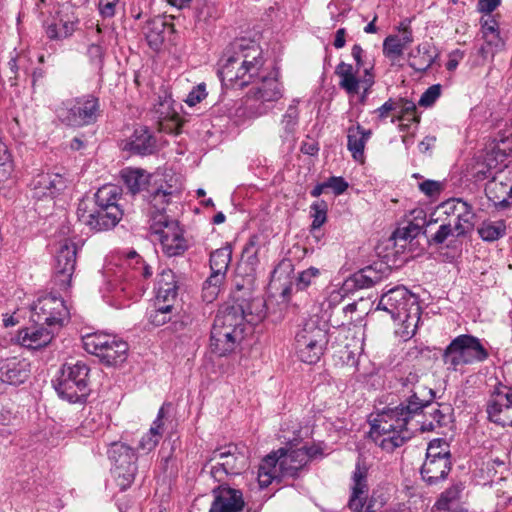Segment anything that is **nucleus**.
Returning a JSON list of instances; mask_svg holds the SVG:
<instances>
[{
    "instance_id": "nucleus-1",
    "label": "nucleus",
    "mask_w": 512,
    "mask_h": 512,
    "mask_svg": "<svg viewBox=\"0 0 512 512\" xmlns=\"http://www.w3.org/2000/svg\"><path fill=\"white\" fill-rule=\"evenodd\" d=\"M218 76L226 88L242 89L254 84L244 101L248 118L268 114L284 94L278 69L268 72L260 46L246 38L236 39L226 47L219 60Z\"/></svg>"
},
{
    "instance_id": "nucleus-2",
    "label": "nucleus",
    "mask_w": 512,
    "mask_h": 512,
    "mask_svg": "<svg viewBox=\"0 0 512 512\" xmlns=\"http://www.w3.org/2000/svg\"><path fill=\"white\" fill-rule=\"evenodd\" d=\"M424 403L418 392L411 390L395 407H386L370 421L369 435L376 445L386 452H393L411 439L413 430L409 427L415 416L423 412Z\"/></svg>"
},
{
    "instance_id": "nucleus-3",
    "label": "nucleus",
    "mask_w": 512,
    "mask_h": 512,
    "mask_svg": "<svg viewBox=\"0 0 512 512\" xmlns=\"http://www.w3.org/2000/svg\"><path fill=\"white\" fill-rule=\"evenodd\" d=\"M376 310L387 312L394 321L402 323L401 337L412 338L417 330L421 307L417 298L404 286H396L383 293Z\"/></svg>"
},
{
    "instance_id": "nucleus-4",
    "label": "nucleus",
    "mask_w": 512,
    "mask_h": 512,
    "mask_svg": "<svg viewBox=\"0 0 512 512\" xmlns=\"http://www.w3.org/2000/svg\"><path fill=\"white\" fill-rule=\"evenodd\" d=\"M308 464L307 453L297 449L280 448L265 456L258 469L260 487H268L274 480L297 478L299 472Z\"/></svg>"
},
{
    "instance_id": "nucleus-5",
    "label": "nucleus",
    "mask_w": 512,
    "mask_h": 512,
    "mask_svg": "<svg viewBox=\"0 0 512 512\" xmlns=\"http://www.w3.org/2000/svg\"><path fill=\"white\" fill-rule=\"evenodd\" d=\"M489 357L481 340L470 334L455 337L443 350L442 362L448 372H458L466 365L484 362Z\"/></svg>"
},
{
    "instance_id": "nucleus-6",
    "label": "nucleus",
    "mask_w": 512,
    "mask_h": 512,
    "mask_svg": "<svg viewBox=\"0 0 512 512\" xmlns=\"http://www.w3.org/2000/svg\"><path fill=\"white\" fill-rule=\"evenodd\" d=\"M129 269L122 275L119 284L114 289L113 297L119 302L117 307L125 306L123 300L139 298L146 290L144 280L152 277L153 271L143 258L134 250L127 253L124 261Z\"/></svg>"
},
{
    "instance_id": "nucleus-7",
    "label": "nucleus",
    "mask_w": 512,
    "mask_h": 512,
    "mask_svg": "<svg viewBox=\"0 0 512 512\" xmlns=\"http://www.w3.org/2000/svg\"><path fill=\"white\" fill-rule=\"evenodd\" d=\"M328 343V331L318 320L309 319L297 330L293 347L301 362L315 364L323 356Z\"/></svg>"
},
{
    "instance_id": "nucleus-8",
    "label": "nucleus",
    "mask_w": 512,
    "mask_h": 512,
    "mask_svg": "<svg viewBox=\"0 0 512 512\" xmlns=\"http://www.w3.org/2000/svg\"><path fill=\"white\" fill-rule=\"evenodd\" d=\"M90 369L83 361L66 363L55 385L60 398L69 403H84L89 395L88 377Z\"/></svg>"
},
{
    "instance_id": "nucleus-9",
    "label": "nucleus",
    "mask_w": 512,
    "mask_h": 512,
    "mask_svg": "<svg viewBox=\"0 0 512 512\" xmlns=\"http://www.w3.org/2000/svg\"><path fill=\"white\" fill-rule=\"evenodd\" d=\"M83 348L97 356L107 366L122 364L127 358L128 344L119 337L103 332L89 333L82 337Z\"/></svg>"
},
{
    "instance_id": "nucleus-10",
    "label": "nucleus",
    "mask_w": 512,
    "mask_h": 512,
    "mask_svg": "<svg viewBox=\"0 0 512 512\" xmlns=\"http://www.w3.org/2000/svg\"><path fill=\"white\" fill-rule=\"evenodd\" d=\"M151 234L159 241L163 253L168 257L182 255L189 247L179 222L166 214L152 217Z\"/></svg>"
},
{
    "instance_id": "nucleus-11",
    "label": "nucleus",
    "mask_w": 512,
    "mask_h": 512,
    "mask_svg": "<svg viewBox=\"0 0 512 512\" xmlns=\"http://www.w3.org/2000/svg\"><path fill=\"white\" fill-rule=\"evenodd\" d=\"M374 67L365 68L364 73L359 76L356 75L353 65L341 61L335 67V75L339 77V87L344 90L351 98L359 95L358 101L364 105L367 101L371 89L375 84Z\"/></svg>"
},
{
    "instance_id": "nucleus-12",
    "label": "nucleus",
    "mask_w": 512,
    "mask_h": 512,
    "mask_svg": "<svg viewBox=\"0 0 512 512\" xmlns=\"http://www.w3.org/2000/svg\"><path fill=\"white\" fill-rule=\"evenodd\" d=\"M109 460L114 465V474L122 490L134 482L138 471L135 450L122 442H112L107 450Z\"/></svg>"
},
{
    "instance_id": "nucleus-13",
    "label": "nucleus",
    "mask_w": 512,
    "mask_h": 512,
    "mask_svg": "<svg viewBox=\"0 0 512 512\" xmlns=\"http://www.w3.org/2000/svg\"><path fill=\"white\" fill-rule=\"evenodd\" d=\"M214 462L210 467L212 478L221 483L227 476L238 475L247 467L246 457L237 452L233 445L218 448L212 451L205 467Z\"/></svg>"
},
{
    "instance_id": "nucleus-14",
    "label": "nucleus",
    "mask_w": 512,
    "mask_h": 512,
    "mask_svg": "<svg viewBox=\"0 0 512 512\" xmlns=\"http://www.w3.org/2000/svg\"><path fill=\"white\" fill-rule=\"evenodd\" d=\"M67 318L68 310L63 299L51 293L39 297L31 307V319L37 325L59 330Z\"/></svg>"
},
{
    "instance_id": "nucleus-15",
    "label": "nucleus",
    "mask_w": 512,
    "mask_h": 512,
    "mask_svg": "<svg viewBox=\"0 0 512 512\" xmlns=\"http://www.w3.org/2000/svg\"><path fill=\"white\" fill-rule=\"evenodd\" d=\"M77 252V244L69 239L64 240L57 250L52 282L59 291L66 292L71 288Z\"/></svg>"
},
{
    "instance_id": "nucleus-16",
    "label": "nucleus",
    "mask_w": 512,
    "mask_h": 512,
    "mask_svg": "<svg viewBox=\"0 0 512 512\" xmlns=\"http://www.w3.org/2000/svg\"><path fill=\"white\" fill-rule=\"evenodd\" d=\"M100 112L99 99L88 94L74 99L60 117L68 126L82 127L95 123Z\"/></svg>"
},
{
    "instance_id": "nucleus-17",
    "label": "nucleus",
    "mask_w": 512,
    "mask_h": 512,
    "mask_svg": "<svg viewBox=\"0 0 512 512\" xmlns=\"http://www.w3.org/2000/svg\"><path fill=\"white\" fill-rule=\"evenodd\" d=\"M123 215L120 207H111L108 209L97 208V210H89L88 204L81 201L77 208L78 220L96 232L105 231L114 228Z\"/></svg>"
},
{
    "instance_id": "nucleus-18",
    "label": "nucleus",
    "mask_w": 512,
    "mask_h": 512,
    "mask_svg": "<svg viewBox=\"0 0 512 512\" xmlns=\"http://www.w3.org/2000/svg\"><path fill=\"white\" fill-rule=\"evenodd\" d=\"M232 297L237 305L242 306L247 324L256 325L266 316V304L263 298L254 297L250 283L236 282Z\"/></svg>"
},
{
    "instance_id": "nucleus-19",
    "label": "nucleus",
    "mask_w": 512,
    "mask_h": 512,
    "mask_svg": "<svg viewBox=\"0 0 512 512\" xmlns=\"http://www.w3.org/2000/svg\"><path fill=\"white\" fill-rule=\"evenodd\" d=\"M368 470L359 462L352 474L351 494L348 507L352 512H374L372 501H368Z\"/></svg>"
},
{
    "instance_id": "nucleus-20",
    "label": "nucleus",
    "mask_w": 512,
    "mask_h": 512,
    "mask_svg": "<svg viewBox=\"0 0 512 512\" xmlns=\"http://www.w3.org/2000/svg\"><path fill=\"white\" fill-rule=\"evenodd\" d=\"M211 493L213 501L208 512H242L244 510L245 500L241 489L221 482L212 489Z\"/></svg>"
},
{
    "instance_id": "nucleus-21",
    "label": "nucleus",
    "mask_w": 512,
    "mask_h": 512,
    "mask_svg": "<svg viewBox=\"0 0 512 512\" xmlns=\"http://www.w3.org/2000/svg\"><path fill=\"white\" fill-rule=\"evenodd\" d=\"M488 419L502 427L512 426V391L497 388L487 403Z\"/></svg>"
},
{
    "instance_id": "nucleus-22",
    "label": "nucleus",
    "mask_w": 512,
    "mask_h": 512,
    "mask_svg": "<svg viewBox=\"0 0 512 512\" xmlns=\"http://www.w3.org/2000/svg\"><path fill=\"white\" fill-rule=\"evenodd\" d=\"M427 403L424 409H429L423 415V421L420 423V429L423 432L435 431L440 428L448 427L453 421V408L446 403L432 404L430 401L422 400Z\"/></svg>"
},
{
    "instance_id": "nucleus-23",
    "label": "nucleus",
    "mask_w": 512,
    "mask_h": 512,
    "mask_svg": "<svg viewBox=\"0 0 512 512\" xmlns=\"http://www.w3.org/2000/svg\"><path fill=\"white\" fill-rule=\"evenodd\" d=\"M243 308L237 305L233 297L218 309L213 325L228 330H239L244 332L247 320Z\"/></svg>"
},
{
    "instance_id": "nucleus-24",
    "label": "nucleus",
    "mask_w": 512,
    "mask_h": 512,
    "mask_svg": "<svg viewBox=\"0 0 512 512\" xmlns=\"http://www.w3.org/2000/svg\"><path fill=\"white\" fill-rule=\"evenodd\" d=\"M244 332L228 330L222 327L212 326L210 347L214 354L222 357L233 352L238 343L243 339Z\"/></svg>"
},
{
    "instance_id": "nucleus-25",
    "label": "nucleus",
    "mask_w": 512,
    "mask_h": 512,
    "mask_svg": "<svg viewBox=\"0 0 512 512\" xmlns=\"http://www.w3.org/2000/svg\"><path fill=\"white\" fill-rule=\"evenodd\" d=\"M398 31L399 35H389L383 41V54L392 61L399 59L404 49L414 40L410 21L401 22Z\"/></svg>"
},
{
    "instance_id": "nucleus-26",
    "label": "nucleus",
    "mask_w": 512,
    "mask_h": 512,
    "mask_svg": "<svg viewBox=\"0 0 512 512\" xmlns=\"http://www.w3.org/2000/svg\"><path fill=\"white\" fill-rule=\"evenodd\" d=\"M67 179L60 173H40L31 181L33 197L53 198L66 188Z\"/></svg>"
},
{
    "instance_id": "nucleus-27",
    "label": "nucleus",
    "mask_w": 512,
    "mask_h": 512,
    "mask_svg": "<svg viewBox=\"0 0 512 512\" xmlns=\"http://www.w3.org/2000/svg\"><path fill=\"white\" fill-rule=\"evenodd\" d=\"M123 149L135 155H151L156 150V138L146 126H138Z\"/></svg>"
},
{
    "instance_id": "nucleus-28",
    "label": "nucleus",
    "mask_w": 512,
    "mask_h": 512,
    "mask_svg": "<svg viewBox=\"0 0 512 512\" xmlns=\"http://www.w3.org/2000/svg\"><path fill=\"white\" fill-rule=\"evenodd\" d=\"M57 329L35 325L18 332L19 343L28 349L36 350L47 346L53 339Z\"/></svg>"
},
{
    "instance_id": "nucleus-29",
    "label": "nucleus",
    "mask_w": 512,
    "mask_h": 512,
    "mask_svg": "<svg viewBox=\"0 0 512 512\" xmlns=\"http://www.w3.org/2000/svg\"><path fill=\"white\" fill-rule=\"evenodd\" d=\"M178 281L171 269H164L157 277L155 300L158 303L177 305Z\"/></svg>"
},
{
    "instance_id": "nucleus-30",
    "label": "nucleus",
    "mask_w": 512,
    "mask_h": 512,
    "mask_svg": "<svg viewBox=\"0 0 512 512\" xmlns=\"http://www.w3.org/2000/svg\"><path fill=\"white\" fill-rule=\"evenodd\" d=\"M173 26L165 17L155 16L148 19L142 27L147 44L154 51H159L162 47L167 31H172Z\"/></svg>"
},
{
    "instance_id": "nucleus-31",
    "label": "nucleus",
    "mask_w": 512,
    "mask_h": 512,
    "mask_svg": "<svg viewBox=\"0 0 512 512\" xmlns=\"http://www.w3.org/2000/svg\"><path fill=\"white\" fill-rule=\"evenodd\" d=\"M178 315V305L158 303L154 301L153 308L147 312V320L155 327L163 326L166 323L171 322L174 330H179L185 326V322L183 320H174Z\"/></svg>"
},
{
    "instance_id": "nucleus-32",
    "label": "nucleus",
    "mask_w": 512,
    "mask_h": 512,
    "mask_svg": "<svg viewBox=\"0 0 512 512\" xmlns=\"http://www.w3.org/2000/svg\"><path fill=\"white\" fill-rule=\"evenodd\" d=\"M30 374V364L25 360L10 359L0 366V382L9 385L24 383Z\"/></svg>"
},
{
    "instance_id": "nucleus-33",
    "label": "nucleus",
    "mask_w": 512,
    "mask_h": 512,
    "mask_svg": "<svg viewBox=\"0 0 512 512\" xmlns=\"http://www.w3.org/2000/svg\"><path fill=\"white\" fill-rule=\"evenodd\" d=\"M387 270L384 263H374L355 272L347 282H352L357 289H367L382 281Z\"/></svg>"
},
{
    "instance_id": "nucleus-34",
    "label": "nucleus",
    "mask_w": 512,
    "mask_h": 512,
    "mask_svg": "<svg viewBox=\"0 0 512 512\" xmlns=\"http://www.w3.org/2000/svg\"><path fill=\"white\" fill-rule=\"evenodd\" d=\"M146 193L145 198L150 205V224L152 223L153 216L165 214L166 206L171 202L172 198L178 194L171 186L164 188L163 185L159 187L151 185Z\"/></svg>"
},
{
    "instance_id": "nucleus-35",
    "label": "nucleus",
    "mask_w": 512,
    "mask_h": 512,
    "mask_svg": "<svg viewBox=\"0 0 512 512\" xmlns=\"http://www.w3.org/2000/svg\"><path fill=\"white\" fill-rule=\"evenodd\" d=\"M170 403H164L157 414L156 419L153 421L150 429L146 434L142 436L139 441L137 449L148 454L152 452L156 446L159 444L162 436H163V419L166 415L165 408L170 407Z\"/></svg>"
},
{
    "instance_id": "nucleus-36",
    "label": "nucleus",
    "mask_w": 512,
    "mask_h": 512,
    "mask_svg": "<svg viewBox=\"0 0 512 512\" xmlns=\"http://www.w3.org/2000/svg\"><path fill=\"white\" fill-rule=\"evenodd\" d=\"M372 135L370 129L363 128L359 123L347 129V148L355 161H364V149Z\"/></svg>"
},
{
    "instance_id": "nucleus-37",
    "label": "nucleus",
    "mask_w": 512,
    "mask_h": 512,
    "mask_svg": "<svg viewBox=\"0 0 512 512\" xmlns=\"http://www.w3.org/2000/svg\"><path fill=\"white\" fill-rule=\"evenodd\" d=\"M451 459L438 458L435 461H424L421 467V476L428 485H436L445 480L451 470Z\"/></svg>"
},
{
    "instance_id": "nucleus-38",
    "label": "nucleus",
    "mask_w": 512,
    "mask_h": 512,
    "mask_svg": "<svg viewBox=\"0 0 512 512\" xmlns=\"http://www.w3.org/2000/svg\"><path fill=\"white\" fill-rule=\"evenodd\" d=\"M485 194L495 208L506 209L510 206L508 200L512 197V185L502 180L492 179L485 186Z\"/></svg>"
},
{
    "instance_id": "nucleus-39",
    "label": "nucleus",
    "mask_w": 512,
    "mask_h": 512,
    "mask_svg": "<svg viewBox=\"0 0 512 512\" xmlns=\"http://www.w3.org/2000/svg\"><path fill=\"white\" fill-rule=\"evenodd\" d=\"M121 178L132 195H136L142 191H146L151 187V175L144 169L125 168L121 171Z\"/></svg>"
},
{
    "instance_id": "nucleus-40",
    "label": "nucleus",
    "mask_w": 512,
    "mask_h": 512,
    "mask_svg": "<svg viewBox=\"0 0 512 512\" xmlns=\"http://www.w3.org/2000/svg\"><path fill=\"white\" fill-rule=\"evenodd\" d=\"M464 488L462 482L453 483L440 494L434 508L442 512H459V504Z\"/></svg>"
},
{
    "instance_id": "nucleus-41",
    "label": "nucleus",
    "mask_w": 512,
    "mask_h": 512,
    "mask_svg": "<svg viewBox=\"0 0 512 512\" xmlns=\"http://www.w3.org/2000/svg\"><path fill=\"white\" fill-rule=\"evenodd\" d=\"M435 56L431 54V44H419L408 54L409 66L417 72L427 71L434 63Z\"/></svg>"
},
{
    "instance_id": "nucleus-42",
    "label": "nucleus",
    "mask_w": 512,
    "mask_h": 512,
    "mask_svg": "<svg viewBox=\"0 0 512 512\" xmlns=\"http://www.w3.org/2000/svg\"><path fill=\"white\" fill-rule=\"evenodd\" d=\"M299 100L294 99L288 106L281 119L282 133L280 137L284 141L294 138L299 124Z\"/></svg>"
},
{
    "instance_id": "nucleus-43",
    "label": "nucleus",
    "mask_w": 512,
    "mask_h": 512,
    "mask_svg": "<svg viewBox=\"0 0 512 512\" xmlns=\"http://www.w3.org/2000/svg\"><path fill=\"white\" fill-rule=\"evenodd\" d=\"M94 197L98 208L110 211L111 207H119L121 189L113 184L104 185L97 190Z\"/></svg>"
},
{
    "instance_id": "nucleus-44",
    "label": "nucleus",
    "mask_w": 512,
    "mask_h": 512,
    "mask_svg": "<svg viewBox=\"0 0 512 512\" xmlns=\"http://www.w3.org/2000/svg\"><path fill=\"white\" fill-rule=\"evenodd\" d=\"M506 222L504 220H484L477 229L479 237L485 242H494L506 235Z\"/></svg>"
},
{
    "instance_id": "nucleus-45",
    "label": "nucleus",
    "mask_w": 512,
    "mask_h": 512,
    "mask_svg": "<svg viewBox=\"0 0 512 512\" xmlns=\"http://www.w3.org/2000/svg\"><path fill=\"white\" fill-rule=\"evenodd\" d=\"M459 207L460 208L456 210L458 215L456 216V222L454 224V231L457 237L465 236L473 230L476 216L472 206L468 202L463 208L461 205Z\"/></svg>"
},
{
    "instance_id": "nucleus-46",
    "label": "nucleus",
    "mask_w": 512,
    "mask_h": 512,
    "mask_svg": "<svg viewBox=\"0 0 512 512\" xmlns=\"http://www.w3.org/2000/svg\"><path fill=\"white\" fill-rule=\"evenodd\" d=\"M232 258V248L226 245L213 251L210 255V268L211 271L227 273L229 264Z\"/></svg>"
},
{
    "instance_id": "nucleus-47",
    "label": "nucleus",
    "mask_w": 512,
    "mask_h": 512,
    "mask_svg": "<svg viewBox=\"0 0 512 512\" xmlns=\"http://www.w3.org/2000/svg\"><path fill=\"white\" fill-rule=\"evenodd\" d=\"M440 457L451 459L449 445L444 439H434L427 447L425 461H435Z\"/></svg>"
},
{
    "instance_id": "nucleus-48",
    "label": "nucleus",
    "mask_w": 512,
    "mask_h": 512,
    "mask_svg": "<svg viewBox=\"0 0 512 512\" xmlns=\"http://www.w3.org/2000/svg\"><path fill=\"white\" fill-rule=\"evenodd\" d=\"M14 171V162L7 145L0 139V182L7 180Z\"/></svg>"
},
{
    "instance_id": "nucleus-49",
    "label": "nucleus",
    "mask_w": 512,
    "mask_h": 512,
    "mask_svg": "<svg viewBox=\"0 0 512 512\" xmlns=\"http://www.w3.org/2000/svg\"><path fill=\"white\" fill-rule=\"evenodd\" d=\"M310 209L313 218L311 229H319L327 220L328 205L324 200H317L311 204Z\"/></svg>"
},
{
    "instance_id": "nucleus-50",
    "label": "nucleus",
    "mask_w": 512,
    "mask_h": 512,
    "mask_svg": "<svg viewBox=\"0 0 512 512\" xmlns=\"http://www.w3.org/2000/svg\"><path fill=\"white\" fill-rule=\"evenodd\" d=\"M319 275L320 270L311 266L308 269L298 273L293 285L297 291L306 290L311 284L314 283L315 279H317Z\"/></svg>"
},
{
    "instance_id": "nucleus-51",
    "label": "nucleus",
    "mask_w": 512,
    "mask_h": 512,
    "mask_svg": "<svg viewBox=\"0 0 512 512\" xmlns=\"http://www.w3.org/2000/svg\"><path fill=\"white\" fill-rule=\"evenodd\" d=\"M87 57L90 65L97 71L101 72L104 66L105 49L100 42L92 43L87 48Z\"/></svg>"
},
{
    "instance_id": "nucleus-52",
    "label": "nucleus",
    "mask_w": 512,
    "mask_h": 512,
    "mask_svg": "<svg viewBox=\"0 0 512 512\" xmlns=\"http://www.w3.org/2000/svg\"><path fill=\"white\" fill-rule=\"evenodd\" d=\"M419 190L431 199H437L445 188V184L436 180H424L418 184Z\"/></svg>"
},
{
    "instance_id": "nucleus-53",
    "label": "nucleus",
    "mask_w": 512,
    "mask_h": 512,
    "mask_svg": "<svg viewBox=\"0 0 512 512\" xmlns=\"http://www.w3.org/2000/svg\"><path fill=\"white\" fill-rule=\"evenodd\" d=\"M397 110V115H394L391 118L392 123L402 122L403 117H407L408 114H413V112L416 111V105L413 101L405 99V98H399L395 99Z\"/></svg>"
},
{
    "instance_id": "nucleus-54",
    "label": "nucleus",
    "mask_w": 512,
    "mask_h": 512,
    "mask_svg": "<svg viewBox=\"0 0 512 512\" xmlns=\"http://www.w3.org/2000/svg\"><path fill=\"white\" fill-rule=\"evenodd\" d=\"M30 64L31 60L25 53H17L15 56H12L8 62L9 68L11 72L15 74V77L19 70L27 74Z\"/></svg>"
},
{
    "instance_id": "nucleus-55",
    "label": "nucleus",
    "mask_w": 512,
    "mask_h": 512,
    "mask_svg": "<svg viewBox=\"0 0 512 512\" xmlns=\"http://www.w3.org/2000/svg\"><path fill=\"white\" fill-rule=\"evenodd\" d=\"M441 95V85L430 86L420 97L418 104L421 107H431Z\"/></svg>"
},
{
    "instance_id": "nucleus-56",
    "label": "nucleus",
    "mask_w": 512,
    "mask_h": 512,
    "mask_svg": "<svg viewBox=\"0 0 512 512\" xmlns=\"http://www.w3.org/2000/svg\"><path fill=\"white\" fill-rule=\"evenodd\" d=\"M473 178L476 182L484 180L497 179L496 173L493 171L490 163H478L474 167Z\"/></svg>"
},
{
    "instance_id": "nucleus-57",
    "label": "nucleus",
    "mask_w": 512,
    "mask_h": 512,
    "mask_svg": "<svg viewBox=\"0 0 512 512\" xmlns=\"http://www.w3.org/2000/svg\"><path fill=\"white\" fill-rule=\"evenodd\" d=\"M324 183L326 189H331L335 196L343 194L349 187L348 182L341 176H331Z\"/></svg>"
},
{
    "instance_id": "nucleus-58",
    "label": "nucleus",
    "mask_w": 512,
    "mask_h": 512,
    "mask_svg": "<svg viewBox=\"0 0 512 512\" xmlns=\"http://www.w3.org/2000/svg\"><path fill=\"white\" fill-rule=\"evenodd\" d=\"M453 231L454 227H452L450 223L441 224L429 242L431 244L441 245L448 239L449 236L453 235Z\"/></svg>"
},
{
    "instance_id": "nucleus-59",
    "label": "nucleus",
    "mask_w": 512,
    "mask_h": 512,
    "mask_svg": "<svg viewBox=\"0 0 512 512\" xmlns=\"http://www.w3.org/2000/svg\"><path fill=\"white\" fill-rule=\"evenodd\" d=\"M351 56L355 61V67L353 66L354 71L356 72V75H358L361 69L364 70L366 68L364 61L365 51L359 44H354L351 48ZM370 67L371 66H369L368 68Z\"/></svg>"
},
{
    "instance_id": "nucleus-60",
    "label": "nucleus",
    "mask_w": 512,
    "mask_h": 512,
    "mask_svg": "<svg viewBox=\"0 0 512 512\" xmlns=\"http://www.w3.org/2000/svg\"><path fill=\"white\" fill-rule=\"evenodd\" d=\"M395 105V99L389 98L382 106L375 109L373 113L377 115L379 121H385L389 117L390 113L397 110V106Z\"/></svg>"
},
{
    "instance_id": "nucleus-61",
    "label": "nucleus",
    "mask_w": 512,
    "mask_h": 512,
    "mask_svg": "<svg viewBox=\"0 0 512 512\" xmlns=\"http://www.w3.org/2000/svg\"><path fill=\"white\" fill-rule=\"evenodd\" d=\"M119 0H99L98 10L103 18H112L116 13V6Z\"/></svg>"
},
{
    "instance_id": "nucleus-62",
    "label": "nucleus",
    "mask_w": 512,
    "mask_h": 512,
    "mask_svg": "<svg viewBox=\"0 0 512 512\" xmlns=\"http://www.w3.org/2000/svg\"><path fill=\"white\" fill-rule=\"evenodd\" d=\"M498 143L499 145V164L502 166L503 161L507 157V155L512 152V136H507L504 138H500ZM502 171V168L499 167V172Z\"/></svg>"
},
{
    "instance_id": "nucleus-63",
    "label": "nucleus",
    "mask_w": 512,
    "mask_h": 512,
    "mask_svg": "<svg viewBox=\"0 0 512 512\" xmlns=\"http://www.w3.org/2000/svg\"><path fill=\"white\" fill-rule=\"evenodd\" d=\"M480 23L482 35L500 33L499 24L493 16L489 15L486 19L481 18Z\"/></svg>"
},
{
    "instance_id": "nucleus-64",
    "label": "nucleus",
    "mask_w": 512,
    "mask_h": 512,
    "mask_svg": "<svg viewBox=\"0 0 512 512\" xmlns=\"http://www.w3.org/2000/svg\"><path fill=\"white\" fill-rule=\"evenodd\" d=\"M205 86L203 84L195 87L187 96L186 103L189 106H195L206 97Z\"/></svg>"
}]
</instances>
